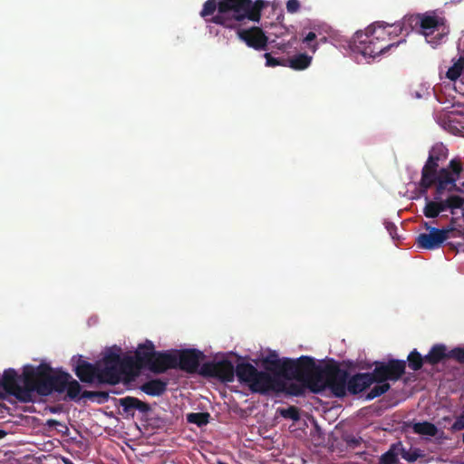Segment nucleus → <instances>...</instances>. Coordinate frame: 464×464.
Masks as SVG:
<instances>
[{
    "mask_svg": "<svg viewBox=\"0 0 464 464\" xmlns=\"http://www.w3.org/2000/svg\"><path fill=\"white\" fill-rule=\"evenodd\" d=\"M199 373L204 377L216 378L225 382H233L237 375L238 382L246 385L254 393L268 394L280 392L285 389L283 381L257 370L250 362H239L235 368L228 360L208 362L202 364Z\"/></svg>",
    "mask_w": 464,
    "mask_h": 464,
    "instance_id": "nucleus-1",
    "label": "nucleus"
},
{
    "mask_svg": "<svg viewBox=\"0 0 464 464\" xmlns=\"http://www.w3.org/2000/svg\"><path fill=\"white\" fill-rule=\"evenodd\" d=\"M265 6L266 2L264 0H256L254 3L251 0H219L218 4L215 0H208L205 2L200 14L203 17L211 15L218 9V14L213 16L212 22L217 24L230 26L225 16L227 12H233V18L236 21L247 18L253 22H259L261 12Z\"/></svg>",
    "mask_w": 464,
    "mask_h": 464,
    "instance_id": "nucleus-2",
    "label": "nucleus"
},
{
    "mask_svg": "<svg viewBox=\"0 0 464 464\" xmlns=\"http://www.w3.org/2000/svg\"><path fill=\"white\" fill-rule=\"evenodd\" d=\"M394 31V24L388 26H368L364 32L358 31L353 38V51L360 53L364 57L375 58L392 47L398 46L399 43H389V35Z\"/></svg>",
    "mask_w": 464,
    "mask_h": 464,
    "instance_id": "nucleus-3",
    "label": "nucleus"
},
{
    "mask_svg": "<svg viewBox=\"0 0 464 464\" xmlns=\"http://www.w3.org/2000/svg\"><path fill=\"white\" fill-rule=\"evenodd\" d=\"M348 378V372L342 369L336 362L333 361L324 366L318 365L314 375L312 392L319 393L329 389L336 397H343L347 394Z\"/></svg>",
    "mask_w": 464,
    "mask_h": 464,
    "instance_id": "nucleus-4",
    "label": "nucleus"
},
{
    "mask_svg": "<svg viewBox=\"0 0 464 464\" xmlns=\"http://www.w3.org/2000/svg\"><path fill=\"white\" fill-rule=\"evenodd\" d=\"M22 377L24 387L20 385V376L14 369L9 368L4 371L0 380V392H3L2 398L8 394L14 396L23 402L33 401L32 396L34 392V366L25 365Z\"/></svg>",
    "mask_w": 464,
    "mask_h": 464,
    "instance_id": "nucleus-5",
    "label": "nucleus"
},
{
    "mask_svg": "<svg viewBox=\"0 0 464 464\" xmlns=\"http://www.w3.org/2000/svg\"><path fill=\"white\" fill-rule=\"evenodd\" d=\"M417 28L427 40L435 32H439L438 41L448 33L445 17L439 15L436 11L405 15L400 24H394V31L400 33L405 31L406 34H409V32Z\"/></svg>",
    "mask_w": 464,
    "mask_h": 464,
    "instance_id": "nucleus-6",
    "label": "nucleus"
},
{
    "mask_svg": "<svg viewBox=\"0 0 464 464\" xmlns=\"http://www.w3.org/2000/svg\"><path fill=\"white\" fill-rule=\"evenodd\" d=\"M72 375L63 371L53 373L48 363H40L34 366V392L40 396H48L53 392L63 393L65 392Z\"/></svg>",
    "mask_w": 464,
    "mask_h": 464,
    "instance_id": "nucleus-7",
    "label": "nucleus"
},
{
    "mask_svg": "<svg viewBox=\"0 0 464 464\" xmlns=\"http://www.w3.org/2000/svg\"><path fill=\"white\" fill-rule=\"evenodd\" d=\"M317 368L314 358L309 356L303 355L297 359L285 358L281 379L295 380L304 383L312 392L314 375Z\"/></svg>",
    "mask_w": 464,
    "mask_h": 464,
    "instance_id": "nucleus-8",
    "label": "nucleus"
},
{
    "mask_svg": "<svg viewBox=\"0 0 464 464\" xmlns=\"http://www.w3.org/2000/svg\"><path fill=\"white\" fill-rule=\"evenodd\" d=\"M372 375L375 382H397L405 373L406 361L390 359L388 362H374Z\"/></svg>",
    "mask_w": 464,
    "mask_h": 464,
    "instance_id": "nucleus-9",
    "label": "nucleus"
},
{
    "mask_svg": "<svg viewBox=\"0 0 464 464\" xmlns=\"http://www.w3.org/2000/svg\"><path fill=\"white\" fill-rule=\"evenodd\" d=\"M425 200L423 215L428 218H435L446 210H450L452 215H455V210L462 208L464 206V198L459 195H450L445 199L440 196V199H435L434 198L433 200L426 197Z\"/></svg>",
    "mask_w": 464,
    "mask_h": 464,
    "instance_id": "nucleus-10",
    "label": "nucleus"
},
{
    "mask_svg": "<svg viewBox=\"0 0 464 464\" xmlns=\"http://www.w3.org/2000/svg\"><path fill=\"white\" fill-rule=\"evenodd\" d=\"M459 233L452 226L440 229L430 228L429 233H420L416 238L418 247L423 249H436L439 248L443 242L449 237H453L456 234Z\"/></svg>",
    "mask_w": 464,
    "mask_h": 464,
    "instance_id": "nucleus-11",
    "label": "nucleus"
},
{
    "mask_svg": "<svg viewBox=\"0 0 464 464\" xmlns=\"http://www.w3.org/2000/svg\"><path fill=\"white\" fill-rule=\"evenodd\" d=\"M155 353L156 351L153 343L150 340H146L145 343L138 345L134 356L124 357V363L128 365L129 368L149 370Z\"/></svg>",
    "mask_w": 464,
    "mask_h": 464,
    "instance_id": "nucleus-12",
    "label": "nucleus"
},
{
    "mask_svg": "<svg viewBox=\"0 0 464 464\" xmlns=\"http://www.w3.org/2000/svg\"><path fill=\"white\" fill-rule=\"evenodd\" d=\"M444 359H454L459 363H464V348L456 347L447 353L444 344H435L424 356L425 362L430 365H436Z\"/></svg>",
    "mask_w": 464,
    "mask_h": 464,
    "instance_id": "nucleus-13",
    "label": "nucleus"
},
{
    "mask_svg": "<svg viewBox=\"0 0 464 464\" xmlns=\"http://www.w3.org/2000/svg\"><path fill=\"white\" fill-rule=\"evenodd\" d=\"M72 364L75 375L82 382L92 383L97 382L98 362L92 363L85 361L82 355H78L72 358Z\"/></svg>",
    "mask_w": 464,
    "mask_h": 464,
    "instance_id": "nucleus-14",
    "label": "nucleus"
},
{
    "mask_svg": "<svg viewBox=\"0 0 464 464\" xmlns=\"http://www.w3.org/2000/svg\"><path fill=\"white\" fill-rule=\"evenodd\" d=\"M177 368L188 373L197 372L204 353L196 349H185L179 352Z\"/></svg>",
    "mask_w": 464,
    "mask_h": 464,
    "instance_id": "nucleus-15",
    "label": "nucleus"
},
{
    "mask_svg": "<svg viewBox=\"0 0 464 464\" xmlns=\"http://www.w3.org/2000/svg\"><path fill=\"white\" fill-rule=\"evenodd\" d=\"M177 364L178 356L175 352L156 351L149 370L155 374H160L167 372L169 369H177Z\"/></svg>",
    "mask_w": 464,
    "mask_h": 464,
    "instance_id": "nucleus-16",
    "label": "nucleus"
},
{
    "mask_svg": "<svg viewBox=\"0 0 464 464\" xmlns=\"http://www.w3.org/2000/svg\"><path fill=\"white\" fill-rule=\"evenodd\" d=\"M239 37L249 46L256 50H266L268 38L259 27H252L239 32Z\"/></svg>",
    "mask_w": 464,
    "mask_h": 464,
    "instance_id": "nucleus-17",
    "label": "nucleus"
},
{
    "mask_svg": "<svg viewBox=\"0 0 464 464\" xmlns=\"http://www.w3.org/2000/svg\"><path fill=\"white\" fill-rule=\"evenodd\" d=\"M374 382L372 372L355 373L348 378L347 392L353 395L359 394Z\"/></svg>",
    "mask_w": 464,
    "mask_h": 464,
    "instance_id": "nucleus-18",
    "label": "nucleus"
},
{
    "mask_svg": "<svg viewBox=\"0 0 464 464\" xmlns=\"http://www.w3.org/2000/svg\"><path fill=\"white\" fill-rule=\"evenodd\" d=\"M457 180L458 177H454L449 169H440L436 181L435 199H440L445 190H452Z\"/></svg>",
    "mask_w": 464,
    "mask_h": 464,
    "instance_id": "nucleus-19",
    "label": "nucleus"
},
{
    "mask_svg": "<svg viewBox=\"0 0 464 464\" xmlns=\"http://www.w3.org/2000/svg\"><path fill=\"white\" fill-rule=\"evenodd\" d=\"M121 369L106 366L98 362L97 383L115 385L121 382Z\"/></svg>",
    "mask_w": 464,
    "mask_h": 464,
    "instance_id": "nucleus-20",
    "label": "nucleus"
},
{
    "mask_svg": "<svg viewBox=\"0 0 464 464\" xmlns=\"http://www.w3.org/2000/svg\"><path fill=\"white\" fill-rule=\"evenodd\" d=\"M438 173V167L432 166L427 162L425 163L421 169V178L420 181V189L421 193H427L430 188L436 185Z\"/></svg>",
    "mask_w": 464,
    "mask_h": 464,
    "instance_id": "nucleus-21",
    "label": "nucleus"
},
{
    "mask_svg": "<svg viewBox=\"0 0 464 464\" xmlns=\"http://www.w3.org/2000/svg\"><path fill=\"white\" fill-rule=\"evenodd\" d=\"M168 381L161 379H152L144 382L140 387V391L149 396L159 397L167 391Z\"/></svg>",
    "mask_w": 464,
    "mask_h": 464,
    "instance_id": "nucleus-22",
    "label": "nucleus"
},
{
    "mask_svg": "<svg viewBox=\"0 0 464 464\" xmlns=\"http://www.w3.org/2000/svg\"><path fill=\"white\" fill-rule=\"evenodd\" d=\"M120 405L122 407L123 411L129 413L130 411L138 410L142 413H147L150 411L149 403L139 400L136 397L127 396L120 399Z\"/></svg>",
    "mask_w": 464,
    "mask_h": 464,
    "instance_id": "nucleus-23",
    "label": "nucleus"
},
{
    "mask_svg": "<svg viewBox=\"0 0 464 464\" xmlns=\"http://www.w3.org/2000/svg\"><path fill=\"white\" fill-rule=\"evenodd\" d=\"M448 149L442 143L433 145L429 152L427 163L439 167L440 161H444L448 158Z\"/></svg>",
    "mask_w": 464,
    "mask_h": 464,
    "instance_id": "nucleus-24",
    "label": "nucleus"
},
{
    "mask_svg": "<svg viewBox=\"0 0 464 464\" xmlns=\"http://www.w3.org/2000/svg\"><path fill=\"white\" fill-rule=\"evenodd\" d=\"M285 358V357L273 361L270 360V358H264L263 363L267 371L266 372L270 376H276L279 380L283 381V379H281V374L284 368Z\"/></svg>",
    "mask_w": 464,
    "mask_h": 464,
    "instance_id": "nucleus-25",
    "label": "nucleus"
},
{
    "mask_svg": "<svg viewBox=\"0 0 464 464\" xmlns=\"http://www.w3.org/2000/svg\"><path fill=\"white\" fill-rule=\"evenodd\" d=\"M120 350L118 352L109 351L104 357L102 358V364L106 366H111L115 369H121L123 372L124 368H129L128 365L124 363V358L121 359L120 355Z\"/></svg>",
    "mask_w": 464,
    "mask_h": 464,
    "instance_id": "nucleus-26",
    "label": "nucleus"
},
{
    "mask_svg": "<svg viewBox=\"0 0 464 464\" xmlns=\"http://www.w3.org/2000/svg\"><path fill=\"white\" fill-rule=\"evenodd\" d=\"M399 447H401V441L392 443L390 449L380 457L379 464H399Z\"/></svg>",
    "mask_w": 464,
    "mask_h": 464,
    "instance_id": "nucleus-27",
    "label": "nucleus"
},
{
    "mask_svg": "<svg viewBox=\"0 0 464 464\" xmlns=\"http://www.w3.org/2000/svg\"><path fill=\"white\" fill-rule=\"evenodd\" d=\"M412 430L416 434L427 435L430 437H435L438 433V428L433 423L429 421L413 423Z\"/></svg>",
    "mask_w": 464,
    "mask_h": 464,
    "instance_id": "nucleus-28",
    "label": "nucleus"
},
{
    "mask_svg": "<svg viewBox=\"0 0 464 464\" xmlns=\"http://www.w3.org/2000/svg\"><path fill=\"white\" fill-rule=\"evenodd\" d=\"M400 456L408 462H414L418 459L424 457L423 450L418 448H410L407 450L401 442L399 447Z\"/></svg>",
    "mask_w": 464,
    "mask_h": 464,
    "instance_id": "nucleus-29",
    "label": "nucleus"
},
{
    "mask_svg": "<svg viewBox=\"0 0 464 464\" xmlns=\"http://www.w3.org/2000/svg\"><path fill=\"white\" fill-rule=\"evenodd\" d=\"M312 62V57L306 53H299L289 59V66L295 70H304Z\"/></svg>",
    "mask_w": 464,
    "mask_h": 464,
    "instance_id": "nucleus-30",
    "label": "nucleus"
},
{
    "mask_svg": "<svg viewBox=\"0 0 464 464\" xmlns=\"http://www.w3.org/2000/svg\"><path fill=\"white\" fill-rule=\"evenodd\" d=\"M66 397L71 401H78L81 400V392L82 386L81 384L72 377V380L68 382V384L65 389Z\"/></svg>",
    "mask_w": 464,
    "mask_h": 464,
    "instance_id": "nucleus-31",
    "label": "nucleus"
},
{
    "mask_svg": "<svg viewBox=\"0 0 464 464\" xmlns=\"http://www.w3.org/2000/svg\"><path fill=\"white\" fill-rule=\"evenodd\" d=\"M407 362L409 367L413 371H419L423 366V363L425 362L424 357L421 356V354L414 349L411 351L408 357Z\"/></svg>",
    "mask_w": 464,
    "mask_h": 464,
    "instance_id": "nucleus-32",
    "label": "nucleus"
},
{
    "mask_svg": "<svg viewBox=\"0 0 464 464\" xmlns=\"http://www.w3.org/2000/svg\"><path fill=\"white\" fill-rule=\"evenodd\" d=\"M464 70V57H459L452 66H450L446 73L447 78L456 81Z\"/></svg>",
    "mask_w": 464,
    "mask_h": 464,
    "instance_id": "nucleus-33",
    "label": "nucleus"
},
{
    "mask_svg": "<svg viewBox=\"0 0 464 464\" xmlns=\"http://www.w3.org/2000/svg\"><path fill=\"white\" fill-rule=\"evenodd\" d=\"M376 383L377 384L367 393V400H373L374 398L380 397L391 389V385L386 382Z\"/></svg>",
    "mask_w": 464,
    "mask_h": 464,
    "instance_id": "nucleus-34",
    "label": "nucleus"
},
{
    "mask_svg": "<svg viewBox=\"0 0 464 464\" xmlns=\"http://www.w3.org/2000/svg\"><path fill=\"white\" fill-rule=\"evenodd\" d=\"M209 417L208 412H193L187 415V420L200 427L208 423Z\"/></svg>",
    "mask_w": 464,
    "mask_h": 464,
    "instance_id": "nucleus-35",
    "label": "nucleus"
},
{
    "mask_svg": "<svg viewBox=\"0 0 464 464\" xmlns=\"http://www.w3.org/2000/svg\"><path fill=\"white\" fill-rule=\"evenodd\" d=\"M81 399L83 398V399H90V400H93L95 398H102V400H100V402H102V401H105L108 400L109 398V393L106 392H94V391H84L81 393Z\"/></svg>",
    "mask_w": 464,
    "mask_h": 464,
    "instance_id": "nucleus-36",
    "label": "nucleus"
},
{
    "mask_svg": "<svg viewBox=\"0 0 464 464\" xmlns=\"http://www.w3.org/2000/svg\"><path fill=\"white\" fill-rule=\"evenodd\" d=\"M280 414L284 418L290 419L292 420H298L300 419L299 410L295 406H289L286 409H282L280 411Z\"/></svg>",
    "mask_w": 464,
    "mask_h": 464,
    "instance_id": "nucleus-37",
    "label": "nucleus"
},
{
    "mask_svg": "<svg viewBox=\"0 0 464 464\" xmlns=\"http://www.w3.org/2000/svg\"><path fill=\"white\" fill-rule=\"evenodd\" d=\"M446 169H449L452 175L459 179L463 170L461 160L459 159H452Z\"/></svg>",
    "mask_w": 464,
    "mask_h": 464,
    "instance_id": "nucleus-38",
    "label": "nucleus"
},
{
    "mask_svg": "<svg viewBox=\"0 0 464 464\" xmlns=\"http://www.w3.org/2000/svg\"><path fill=\"white\" fill-rule=\"evenodd\" d=\"M283 382H285L283 380ZM285 389L282 391L284 392L285 390H286V392L289 393V394H293V395H300V394H303L304 393V388H307L304 383H301V384H298V383H290L287 387L285 385Z\"/></svg>",
    "mask_w": 464,
    "mask_h": 464,
    "instance_id": "nucleus-39",
    "label": "nucleus"
},
{
    "mask_svg": "<svg viewBox=\"0 0 464 464\" xmlns=\"http://www.w3.org/2000/svg\"><path fill=\"white\" fill-rule=\"evenodd\" d=\"M316 39V34L314 32H309L304 38L303 42L308 45V48L314 53L317 49V44H311Z\"/></svg>",
    "mask_w": 464,
    "mask_h": 464,
    "instance_id": "nucleus-40",
    "label": "nucleus"
},
{
    "mask_svg": "<svg viewBox=\"0 0 464 464\" xmlns=\"http://www.w3.org/2000/svg\"><path fill=\"white\" fill-rule=\"evenodd\" d=\"M264 57L266 58V65L268 67H275L277 65H284V63H282L279 59L274 58L269 53H266L264 54Z\"/></svg>",
    "mask_w": 464,
    "mask_h": 464,
    "instance_id": "nucleus-41",
    "label": "nucleus"
},
{
    "mask_svg": "<svg viewBox=\"0 0 464 464\" xmlns=\"http://www.w3.org/2000/svg\"><path fill=\"white\" fill-rule=\"evenodd\" d=\"M464 430V414L459 416L451 426L452 431Z\"/></svg>",
    "mask_w": 464,
    "mask_h": 464,
    "instance_id": "nucleus-42",
    "label": "nucleus"
},
{
    "mask_svg": "<svg viewBox=\"0 0 464 464\" xmlns=\"http://www.w3.org/2000/svg\"><path fill=\"white\" fill-rule=\"evenodd\" d=\"M300 8V3L298 0H288L286 3V10L288 13L294 14Z\"/></svg>",
    "mask_w": 464,
    "mask_h": 464,
    "instance_id": "nucleus-43",
    "label": "nucleus"
},
{
    "mask_svg": "<svg viewBox=\"0 0 464 464\" xmlns=\"http://www.w3.org/2000/svg\"><path fill=\"white\" fill-rule=\"evenodd\" d=\"M386 228H387L389 234L392 236V237L394 238V233L397 230L396 226L392 223H387Z\"/></svg>",
    "mask_w": 464,
    "mask_h": 464,
    "instance_id": "nucleus-44",
    "label": "nucleus"
},
{
    "mask_svg": "<svg viewBox=\"0 0 464 464\" xmlns=\"http://www.w3.org/2000/svg\"><path fill=\"white\" fill-rule=\"evenodd\" d=\"M266 358H270L272 361L279 359L278 355L275 352L270 353Z\"/></svg>",
    "mask_w": 464,
    "mask_h": 464,
    "instance_id": "nucleus-45",
    "label": "nucleus"
},
{
    "mask_svg": "<svg viewBox=\"0 0 464 464\" xmlns=\"http://www.w3.org/2000/svg\"><path fill=\"white\" fill-rule=\"evenodd\" d=\"M423 226H424V227H425L427 230H429V231H430V228H432V227L429 225V223H427V222H424Z\"/></svg>",
    "mask_w": 464,
    "mask_h": 464,
    "instance_id": "nucleus-46",
    "label": "nucleus"
},
{
    "mask_svg": "<svg viewBox=\"0 0 464 464\" xmlns=\"http://www.w3.org/2000/svg\"><path fill=\"white\" fill-rule=\"evenodd\" d=\"M5 436V432L4 430H0V439Z\"/></svg>",
    "mask_w": 464,
    "mask_h": 464,
    "instance_id": "nucleus-47",
    "label": "nucleus"
},
{
    "mask_svg": "<svg viewBox=\"0 0 464 464\" xmlns=\"http://www.w3.org/2000/svg\"><path fill=\"white\" fill-rule=\"evenodd\" d=\"M64 463H65V464H73V463H72V461H70V460H65V461H64Z\"/></svg>",
    "mask_w": 464,
    "mask_h": 464,
    "instance_id": "nucleus-48",
    "label": "nucleus"
},
{
    "mask_svg": "<svg viewBox=\"0 0 464 464\" xmlns=\"http://www.w3.org/2000/svg\"><path fill=\"white\" fill-rule=\"evenodd\" d=\"M430 43L437 44L438 41H430Z\"/></svg>",
    "mask_w": 464,
    "mask_h": 464,
    "instance_id": "nucleus-49",
    "label": "nucleus"
},
{
    "mask_svg": "<svg viewBox=\"0 0 464 464\" xmlns=\"http://www.w3.org/2000/svg\"><path fill=\"white\" fill-rule=\"evenodd\" d=\"M462 441H463V443H464V433H463V436H462Z\"/></svg>",
    "mask_w": 464,
    "mask_h": 464,
    "instance_id": "nucleus-50",
    "label": "nucleus"
},
{
    "mask_svg": "<svg viewBox=\"0 0 464 464\" xmlns=\"http://www.w3.org/2000/svg\"><path fill=\"white\" fill-rule=\"evenodd\" d=\"M0 397H3V392H0Z\"/></svg>",
    "mask_w": 464,
    "mask_h": 464,
    "instance_id": "nucleus-51",
    "label": "nucleus"
}]
</instances>
